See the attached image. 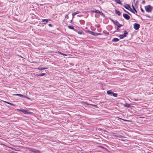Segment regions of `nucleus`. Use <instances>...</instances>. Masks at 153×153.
I'll return each instance as SVG.
<instances>
[{"label": "nucleus", "mask_w": 153, "mask_h": 153, "mask_svg": "<svg viewBox=\"0 0 153 153\" xmlns=\"http://www.w3.org/2000/svg\"><path fill=\"white\" fill-rule=\"evenodd\" d=\"M145 9L146 11L148 12H151L153 7L150 5H147L145 7Z\"/></svg>", "instance_id": "nucleus-1"}, {"label": "nucleus", "mask_w": 153, "mask_h": 153, "mask_svg": "<svg viewBox=\"0 0 153 153\" xmlns=\"http://www.w3.org/2000/svg\"><path fill=\"white\" fill-rule=\"evenodd\" d=\"M124 34L122 35H120L119 36V37L120 38V39H122L123 38L126 36L128 34L127 32L125 30L124 31Z\"/></svg>", "instance_id": "nucleus-2"}, {"label": "nucleus", "mask_w": 153, "mask_h": 153, "mask_svg": "<svg viewBox=\"0 0 153 153\" xmlns=\"http://www.w3.org/2000/svg\"><path fill=\"white\" fill-rule=\"evenodd\" d=\"M21 111L23 112L24 114H29L31 113L28 110L22 109Z\"/></svg>", "instance_id": "nucleus-3"}, {"label": "nucleus", "mask_w": 153, "mask_h": 153, "mask_svg": "<svg viewBox=\"0 0 153 153\" xmlns=\"http://www.w3.org/2000/svg\"><path fill=\"white\" fill-rule=\"evenodd\" d=\"M140 27V25L138 24L135 23L134 24V27L135 30H138Z\"/></svg>", "instance_id": "nucleus-4"}, {"label": "nucleus", "mask_w": 153, "mask_h": 153, "mask_svg": "<svg viewBox=\"0 0 153 153\" xmlns=\"http://www.w3.org/2000/svg\"><path fill=\"white\" fill-rule=\"evenodd\" d=\"M127 9L131 11L132 10L130 5L128 4H126L124 6Z\"/></svg>", "instance_id": "nucleus-5"}, {"label": "nucleus", "mask_w": 153, "mask_h": 153, "mask_svg": "<svg viewBox=\"0 0 153 153\" xmlns=\"http://www.w3.org/2000/svg\"><path fill=\"white\" fill-rule=\"evenodd\" d=\"M123 17L126 19L129 20L130 19V16L127 14H123Z\"/></svg>", "instance_id": "nucleus-6"}, {"label": "nucleus", "mask_w": 153, "mask_h": 153, "mask_svg": "<svg viewBox=\"0 0 153 153\" xmlns=\"http://www.w3.org/2000/svg\"><path fill=\"white\" fill-rule=\"evenodd\" d=\"M91 34L94 36H98L100 35H101V33H96L93 32H91Z\"/></svg>", "instance_id": "nucleus-7"}, {"label": "nucleus", "mask_w": 153, "mask_h": 153, "mask_svg": "<svg viewBox=\"0 0 153 153\" xmlns=\"http://www.w3.org/2000/svg\"><path fill=\"white\" fill-rule=\"evenodd\" d=\"M107 94L108 95H110V96H112V94H113V93L111 90H109V91H107Z\"/></svg>", "instance_id": "nucleus-8"}, {"label": "nucleus", "mask_w": 153, "mask_h": 153, "mask_svg": "<svg viewBox=\"0 0 153 153\" xmlns=\"http://www.w3.org/2000/svg\"><path fill=\"white\" fill-rule=\"evenodd\" d=\"M115 13L118 16H120L121 15L120 12L119 11L117 10H115Z\"/></svg>", "instance_id": "nucleus-9"}, {"label": "nucleus", "mask_w": 153, "mask_h": 153, "mask_svg": "<svg viewBox=\"0 0 153 153\" xmlns=\"http://www.w3.org/2000/svg\"><path fill=\"white\" fill-rule=\"evenodd\" d=\"M80 13V12L78 11H77L76 12L74 13H72V16H73V18L74 16H75L76 14L79 13Z\"/></svg>", "instance_id": "nucleus-10"}, {"label": "nucleus", "mask_w": 153, "mask_h": 153, "mask_svg": "<svg viewBox=\"0 0 153 153\" xmlns=\"http://www.w3.org/2000/svg\"><path fill=\"white\" fill-rule=\"evenodd\" d=\"M112 21L114 24L116 25H117L119 24L118 22L117 21H114L112 20Z\"/></svg>", "instance_id": "nucleus-11"}, {"label": "nucleus", "mask_w": 153, "mask_h": 153, "mask_svg": "<svg viewBox=\"0 0 153 153\" xmlns=\"http://www.w3.org/2000/svg\"><path fill=\"white\" fill-rule=\"evenodd\" d=\"M123 105L125 107H126L127 108H129L130 106V105L129 104L126 103L124 104Z\"/></svg>", "instance_id": "nucleus-12"}, {"label": "nucleus", "mask_w": 153, "mask_h": 153, "mask_svg": "<svg viewBox=\"0 0 153 153\" xmlns=\"http://www.w3.org/2000/svg\"><path fill=\"white\" fill-rule=\"evenodd\" d=\"M117 3L122 5V3L120 1V0H114Z\"/></svg>", "instance_id": "nucleus-13"}, {"label": "nucleus", "mask_w": 153, "mask_h": 153, "mask_svg": "<svg viewBox=\"0 0 153 153\" xmlns=\"http://www.w3.org/2000/svg\"><path fill=\"white\" fill-rule=\"evenodd\" d=\"M119 40V39L117 38H114L112 39V41L114 42H116Z\"/></svg>", "instance_id": "nucleus-14"}, {"label": "nucleus", "mask_w": 153, "mask_h": 153, "mask_svg": "<svg viewBox=\"0 0 153 153\" xmlns=\"http://www.w3.org/2000/svg\"><path fill=\"white\" fill-rule=\"evenodd\" d=\"M47 68H43V67H39L38 68V69L39 70H45Z\"/></svg>", "instance_id": "nucleus-15"}, {"label": "nucleus", "mask_w": 153, "mask_h": 153, "mask_svg": "<svg viewBox=\"0 0 153 153\" xmlns=\"http://www.w3.org/2000/svg\"><path fill=\"white\" fill-rule=\"evenodd\" d=\"M32 151L35 153H39L40 152L39 151L35 149H33Z\"/></svg>", "instance_id": "nucleus-16"}, {"label": "nucleus", "mask_w": 153, "mask_h": 153, "mask_svg": "<svg viewBox=\"0 0 153 153\" xmlns=\"http://www.w3.org/2000/svg\"><path fill=\"white\" fill-rule=\"evenodd\" d=\"M4 102H5V103H6L9 104L10 105H12V106H15V105L13 104V103L9 102H6V101H4Z\"/></svg>", "instance_id": "nucleus-17"}, {"label": "nucleus", "mask_w": 153, "mask_h": 153, "mask_svg": "<svg viewBox=\"0 0 153 153\" xmlns=\"http://www.w3.org/2000/svg\"><path fill=\"white\" fill-rule=\"evenodd\" d=\"M93 11L94 12L96 13H99L100 11L98 10L94 9L93 10Z\"/></svg>", "instance_id": "nucleus-18"}, {"label": "nucleus", "mask_w": 153, "mask_h": 153, "mask_svg": "<svg viewBox=\"0 0 153 153\" xmlns=\"http://www.w3.org/2000/svg\"><path fill=\"white\" fill-rule=\"evenodd\" d=\"M42 22H48V19H42Z\"/></svg>", "instance_id": "nucleus-19"}, {"label": "nucleus", "mask_w": 153, "mask_h": 153, "mask_svg": "<svg viewBox=\"0 0 153 153\" xmlns=\"http://www.w3.org/2000/svg\"><path fill=\"white\" fill-rule=\"evenodd\" d=\"M117 30H118L120 27L121 26H122V25H120V24H118L117 25Z\"/></svg>", "instance_id": "nucleus-20"}, {"label": "nucleus", "mask_w": 153, "mask_h": 153, "mask_svg": "<svg viewBox=\"0 0 153 153\" xmlns=\"http://www.w3.org/2000/svg\"><path fill=\"white\" fill-rule=\"evenodd\" d=\"M45 74V73H42V74H39L38 75V76H43Z\"/></svg>", "instance_id": "nucleus-21"}, {"label": "nucleus", "mask_w": 153, "mask_h": 153, "mask_svg": "<svg viewBox=\"0 0 153 153\" xmlns=\"http://www.w3.org/2000/svg\"><path fill=\"white\" fill-rule=\"evenodd\" d=\"M112 95H113L114 97H116L117 96V94L116 93H113Z\"/></svg>", "instance_id": "nucleus-22"}, {"label": "nucleus", "mask_w": 153, "mask_h": 153, "mask_svg": "<svg viewBox=\"0 0 153 153\" xmlns=\"http://www.w3.org/2000/svg\"><path fill=\"white\" fill-rule=\"evenodd\" d=\"M68 28L71 29H74V27L73 26H68Z\"/></svg>", "instance_id": "nucleus-23"}, {"label": "nucleus", "mask_w": 153, "mask_h": 153, "mask_svg": "<svg viewBox=\"0 0 153 153\" xmlns=\"http://www.w3.org/2000/svg\"><path fill=\"white\" fill-rule=\"evenodd\" d=\"M132 7H133V9H134V10L135 12H137V11H136V9H135V8H134V6H133V5H132Z\"/></svg>", "instance_id": "nucleus-24"}, {"label": "nucleus", "mask_w": 153, "mask_h": 153, "mask_svg": "<svg viewBox=\"0 0 153 153\" xmlns=\"http://www.w3.org/2000/svg\"><path fill=\"white\" fill-rule=\"evenodd\" d=\"M19 96L20 97H25V95H22V94H19Z\"/></svg>", "instance_id": "nucleus-25"}, {"label": "nucleus", "mask_w": 153, "mask_h": 153, "mask_svg": "<svg viewBox=\"0 0 153 153\" xmlns=\"http://www.w3.org/2000/svg\"><path fill=\"white\" fill-rule=\"evenodd\" d=\"M65 18L68 19V15H65Z\"/></svg>", "instance_id": "nucleus-26"}, {"label": "nucleus", "mask_w": 153, "mask_h": 153, "mask_svg": "<svg viewBox=\"0 0 153 153\" xmlns=\"http://www.w3.org/2000/svg\"><path fill=\"white\" fill-rule=\"evenodd\" d=\"M59 53L60 54H61L62 55H64V56H67V55H66L65 54L62 53Z\"/></svg>", "instance_id": "nucleus-27"}, {"label": "nucleus", "mask_w": 153, "mask_h": 153, "mask_svg": "<svg viewBox=\"0 0 153 153\" xmlns=\"http://www.w3.org/2000/svg\"><path fill=\"white\" fill-rule=\"evenodd\" d=\"M99 13H100L101 15H103V13L102 12H101L100 11H99Z\"/></svg>", "instance_id": "nucleus-28"}, {"label": "nucleus", "mask_w": 153, "mask_h": 153, "mask_svg": "<svg viewBox=\"0 0 153 153\" xmlns=\"http://www.w3.org/2000/svg\"><path fill=\"white\" fill-rule=\"evenodd\" d=\"M140 9H141V12H144V10L142 8H141Z\"/></svg>", "instance_id": "nucleus-29"}, {"label": "nucleus", "mask_w": 153, "mask_h": 153, "mask_svg": "<svg viewBox=\"0 0 153 153\" xmlns=\"http://www.w3.org/2000/svg\"><path fill=\"white\" fill-rule=\"evenodd\" d=\"M19 94H13V95L14 96H19Z\"/></svg>", "instance_id": "nucleus-30"}, {"label": "nucleus", "mask_w": 153, "mask_h": 153, "mask_svg": "<svg viewBox=\"0 0 153 153\" xmlns=\"http://www.w3.org/2000/svg\"><path fill=\"white\" fill-rule=\"evenodd\" d=\"M24 97L25 98H26L27 99H30V98H29L28 97H26V96H25Z\"/></svg>", "instance_id": "nucleus-31"}, {"label": "nucleus", "mask_w": 153, "mask_h": 153, "mask_svg": "<svg viewBox=\"0 0 153 153\" xmlns=\"http://www.w3.org/2000/svg\"><path fill=\"white\" fill-rule=\"evenodd\" d=\"M78 33H79V34H82V32L79 31V32H78Z\"/></svg>", "instance_id": "nucleus-32"}, {"label": "nucleus", "mask_w": 153, "mask_h": 153, "mask_svg": "<svg viewBox=\"0 0 153 153\" xmlns=\"http://www.w3.org/2000/svg\"><path fill=\"white\" fill-rule=\"evenodd\" d=\"M124 10L126 13H128V12H127V11H126V10H125L124 9Z\"/></svg>", "instance_id": "nucleus-33"}, {"label": "nucleus", "mask_w": 153, "mask_h": 153, "mask_svg": "<svg viewBox=\"0 0 153 153\" xmlns=\"http://www.w3.org/2000/svg\"><path fill=\"white\" fill-rule=\"evenodd\" d=\"M22 110H22H21V109H18V110H18V111H21V110Z\"/></svg>", "instance_id": "nucleus-34"}, {"label": "nucleus", "mask_w": 153, "mask_h": 153, "mask_svg": "<svg viewBox=\"0 0 153 153\" xmlns=\"http://www.w3.org/2000/svg\"><path fill=\"white\" fill-rule=\"evenodd\" d=\"M102 0H100V1H102Z\"/></svg>", "instance_id": "nucleus-35"}, {"label": "nucleus", "mask_w": 153, "mask_h": 153, "mask_svg": "<svg viewBox=\"0 0 153 153\" xmlns=\"http://www.w3.org/2000/svg\"><path fill=\"white\" fill-rule=\"evenodd\" d=\"M77 16H80L79 15H78Z\"/></svg>", "instance_id": "nucleus-36"}]
</instances>
